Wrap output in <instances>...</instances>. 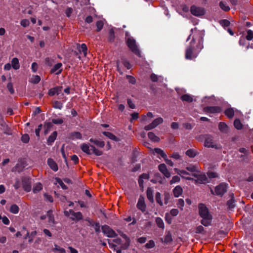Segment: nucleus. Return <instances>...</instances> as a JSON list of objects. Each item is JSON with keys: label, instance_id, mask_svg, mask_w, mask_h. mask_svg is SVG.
I'll return each mask as SVG.
<instances>
[{"label": "nucleus", "instance_id": "nucleus-1", "mask_svg": "<svg viewBox=\"0 0 253 253\" xmlns=\"http://www.w3.org/2000/svg\"><path fill=\"white\" fill-rule=\"evenodd\" d=\"M203 39L201 35L200 34L195 35L189 44L186 48L185 58L188 60L196 58L203 48Z\"/></svg>", "mask_w": 253, "mask_h": 253}, {"label": "nucleus", "instance_id": "nucleus-2", "mask_svg": "<svg viewBox=\"0 0 253 253\" xmlns=\"http://www.w3.org/2000/svg\"><path fill=\"white\" fill-rule=\"evenodd\" d=\"M198 208L199 214L202 218L201 223L205 226L210 225L211 222L212 216L210 214L208 208L203 204H200Z\"/></svg>", "mask_w": 253, "mask_h": 253}, {"label": "nucleus", "instance_id": "nucleus-3", "mask_svg": "<svg viewBox=\"0 0 253 253\" xmlns=\"http://www.w3.org/2000/svg\"><path fill=\"white\" fill-rule=\"evenodd\" d=\"M81 150L87 155H91L92 153L96 156H100L102 154V151L96 149L93 145H89L86 143H83L81 145Z\"/></svg>", "mask_w": 253, "mask_h": 253}, {"label": "nucleus", "instance_id": "nucleus-4", "mask_svg": "<svg viewBox=\"0 0 253 253\" xmlns=\"http://www.w3.org/2000/svg\"><path fill=\"white\" fill-rule=\"evenodd\" d=\"M64 213L66 216L70 218L72 220L74 221H80L83 218V214L81 212H75L72 210L65 211Z\"/></svg>", "mask_w": 253, "mask_h": 253}, {"label": "nucleus", "instance_id": "nucleus-5", "mask_svg": "<svg viewBox=\"0 0 253 253\" xmlns=\"http://www.w3.org/2000/svg\"><path fill=\"white\" fill-rule=\"evenodd\" d=\"M126 44L131 51L136 55L140 56V52L136 44L135 40L132 37H128L126 41Z\"/></svg>", "mask_w": 253, "mask_h": 253}, {"label": "nucleus", "instance_id": "nucleus-6", "mask_svg": "<svg viewBox=\"0 0 253 253\" xmlns=\"http://www.w3.org/2000/svg\"><path fill=\"white\" fill-rule=\"evenodd\" d=\"M204 146L208 148H212L216 149L220 147L214 142L213 137L210 135H206L205 137Z\"/></svg>", "mask_w": 253, "mask_h": 253}, {"label": "nucleus", "instance_id": "nucleus-7", "mask_svg": "<svg viewBox=\"0 0 253 253\" xmlns=\"http://www.w3.org/2000/svg\"><path fill=\"white\" fill-rule=\"evenodd\" d=\"M102 232L108 237L113 238L117 236V234L109 226L104 225L102 227Z\"/></svg>", "mask_w": 253, "mask_h": 253}, {"label": "nucleus", "instance_id": "nucleus-8", "mask_svg": "<svg viewBox=\"0 0 253 253\" xmlns=\"http://www.w3.org/2000/svg\"><path fill=\"white\" fill-rule=\"evenodd\" d=\"M163 122V119L161 117H159L155 119L151 124L145 126L144 129L146 130H149L155 128L159 124Z\"/></svg>", "mask_w": 253, "mask_h": 253}, {"label": "nucleus", "instance_id": "nucleus-9", "mask_svg": "<svg viewBox=\"0 0 253 253\" xmlns=\"http://www.w3.org/2000/svg\"><path fill=\"white\" fill-rule=\"evenodd\" d=\"M192 175L197 178L196 179L194 180L195 183L204 184L206 183L208 181V178L205 174H196L194 173Z\"/></svg>", "mask_w": 253, "mask_h": 253}, {"label": "nucleus", "instance_id": "nucleus-10", "mask_svg": "<svg viewBox=\"0 0 253 253\" xmlns=\"http://www.w3.org/2000/svg\"><path fill=\"white\" fill-rule=\"evenodd\" d=\"M190 11L193 15L196 16H200L205 14L204 8L195 5H192L191 7Z\"/></svg>", "mask_w": 253, "mask_h": 253}, {"label": "nucleus", "instance_id": "nucleus-11", "mask_svg": "<svg viewBox=\"0 0 253 253\" xmlns=\"http://www.w3.org/2000/svg\"><path fill=\"white\" fill-rule=\"evenodd\" d=\"M206 113H219L221 111V108L219 106H207L203 109Z\"/></svg>", "mask_w": 253, "mask_h": 253}, {"label": "nucleus", "instance_id": "nucleus-12", "mask_svg": "<svg viewBox=\"0 0 253 253\" xmlns=\"http://www.w3.org/2000/svg\"><path fill=\"white\" fill-rule=\"evenodd\" d=\"M227 184L221 183L217 186L215 188V193L217 195H223L226 191Z\"/></svg>", "mask_w": 253, "mask_h": 253}, {"label": "nucleus", "instance_id": "nucleus-13", "mask_svg": "<svg viewBox=\"0 0 253 253\" xmlns=\"http://www.w3.org/2000/svg\"><path fill=\"white\" fill-rule=\"evenodd\" d=\"M137 208L141 211L142 212H144L146 210V204L144 201V198L140 196L138 199L137 204L136 205Z\"/></svg>", "mask_w": 253, "mask_h": 253}, {"label": "nucleus", "instance_id": "nucleus-14", "mask_svg": "<svg viewBox=\"0 0 253 253\" xmlns=\"http://www.w3.org/2000/svg\"><path fill=\"white\" fill-rule=\"evenodd\" d=\"M22 185L24 190L29 192L31 190V182L29 178H24L22 180Z\"/></svg>", "mask_w": 253, "mask_h": 253}, {"label": "nucleus", "instance_id": "nucleus-15", "mask_svg": "<svg viewBox=\"0 0 253 253\" xmlns=\"http://www.w3.org/2000/svg\"><path fill=\"white\" fill-rule=\"evenodd\" d=\"M62 64L61 63H58L55 65L50 70V73H55L56 75L60 74L62 71L61 67Z\"/></svg>", "mask_w": 253, "mask_h": 253}, {"label": "nucleus", "instance_id": "nucleus-16", "mask_svg": "<svg viewBox=\"0 0 253 253\" xmlns=\"http://www.w3.org/2000/svg\"><path fill=\"white\" fill-rule=\"evenodd\" d=\"M159 169L166 177H170V174L164 164H160L159 166Z\"/></svg>", "mask_w": 253, "mask_h": 253}, {"label": "nucleus", "instance_id": "nucleus-17", "mask_svg": "<svg viewBox=\"0 0 253 253\" xmlns=\"http://www.w3.org/2000/svg\"><path fill=\"white\" fill-rule=\"evenodd\" d=\"M62 89V86H56L55 87H53L50 88L48 90V95L49 96H53L55 94L58 95L59 93L61 91Z\"/></svg>", "mask_w": 253, "mask_h": 253}, {"label": "nucleus", "instance_id": "nucleus-18", "mask_svg": "<svg viewBox=\"0 0 253 253\" xmlns=\"http://www.w3.org/2000/svg\"><path fill=\"white\" fill-rule=\"evenodd\" d=\"M47 164L49 167L54 171H56L58 169V166L56 163L52 159H48L47 160Z\"/></svg>", "mask_w": 253, "mask_h": 253}, {"label": "nucleus", "instance_id": "nucleus-19", "mask_svg": "<svg viewBox=\"0 0 253 253\" xmlns=\"http://www.w3.org/2000/svg\"><path fill=\"white\" fill-rule=\"evenodd\" d=\"M69 138L72 140L82 139V135L78 131H74L70 133Z\"/></svg>", "mask_w": 253, "mask_h": 253}, {"label": "nucleus", "instance_id": "nucleus-20", "mask_svg": "<svg viewBox=\"0 0 253 253\" xmlns=\"http://www.w3.org/2000/svg\"><path fill=\"white\" fill-rule=\"evenodd\" d=\"M183 192V190L181 187L179 185L176 186L173 189V195L175 197H178L180 196Z\"/></svg>", "mask_w": 253, "mask_h": 253}, {"label": "nucleus", "instance_id": "nucleus-21", "mask_svg": "<svg viewBox=\"0 0 253 253\" xmlns=\"http://www.w3.org/2000/svg\"><path fill=\"white\" fill-rule=\"evenodd\" d=\"M177 173L178 174L180 175L182 178H184L186 179L192 180H194L193 178L187 176V175H189V174L188 172H187V171H186L184 170H179L177 172Z\"/></svg>", "mask_w": 253, "mask_h": 253}, {"label": "nucleus", "instance_id": "nucleus-22", "mask_svg": "<svg viewBox=\"0 0 253 253\" xmlns=\"http://www.w3.org/2000/svg\"><path fill=\"white\" fill-rule=\"evenodd\" d=\"M11 67L14 70H18L20 68V64L19 62V60L17 58L15 57L13 58L11 62Z\"/></svg>", "mask_w": 253, "mask_h": 253}, {"label": "nucleus", "instance_id": "nucleus-23", "mask_svg": "<svg viewBox=\"0 0 253 253\" xmlns=\"http://www.w3.org/2000/svg\"><path fill=\"white\" fill-rule=\"evenodd\" d=\"M57 136V133L56 131H54L47 139V144L50 145L55 141Z\"/></svg>", "mask_w": 253, "mask_h": 253}, {"label": "nucleus", "instance_id": "nucleus-24", "mask_svg": "<svg viewBox=\"0 0 253 253\" xmlns=\"http://www.w3.org/2000/svg\"><path fill=\"white\" fill-rule=\"evenodd\" d=\"M219 129L223 133H227L228 131V127L227 125L223 123L220 122L218 125Z\"/></svg>", "mask_w": 253, "mask_h": 253}, {"label": "nucleus", "instance_id": "nucleus-25", "mask_svg": "<svg viewBox=\"0 0 253 253\" xmlns=\"http://www.w3.org/2000/svg\"><path fill=\"white\" fill-rule=\"evenodd\" d=\"M89 141L90 142L93 143L96 146L100 148H103L105 146V143L103 141H100L97 139L91 138L90 139Z\"/></svg>", "mask_w": 253, "mask_h": 253}, {"label": "nucleus", "instance_id": "nucleus-26", "mask_svg": "<svg viewBox=\"0 0 253 253\" xmlns=\"http://www.w3.org/2000/svg\"><path fill=\"white\" fill-rule=\"evenodd\" d=\"M153 152H155L157 154L160 155L164 159L167 158V155L165 153L163 150L160 148H155L152 150Z\"/></svg>", "mask_w": 253, "mask_h": 253}, {"label": "nucleus", "instance_id": "nucleus-27", "mask_svg": "<svg viewBox=\"0 0 253 253\" xmlns=\"http://www.w3.org/2000/svg\"><path fill=\"white\" fill-rule=\"evenodd\" d=\"M181 99L183 101H186L187 102H191L193 101V97L188 94H185L181 96Z\"/></svg>", "mask_w": 253, "mask_h": 253}, {"label": "nucleus", "instance_id": "nucleus-28", "mask_svg": "<svg viewBox=\"0 0 253 253\" xmlns=\"http://www.w3.org/2000/svg\"><path fill=\"white\" fill-rule=\"evenodd\" d=\"M148 136L149 138L152 141L157 142L160 141L159 137L156 136L153 132H150L148 133Z\"/></svg>", "mask_w": 253, "mask_h": 253}, {"label": "nucleus", "instance_id": "nucleus-29", "mask_svg": "<svg viewBox=\"0 0 253 253\" xmlns=\"http://www.w3.org/2000/svg\"><path fill=\"white\" fill-rule=\"evenodd\" d=\"M147 197L148 199L151 202H153V191L151 188H148L147 190Z\"/></svg>", "mask_w": 253, "mask_h": 253}, {"label": "nucleus", "instance_id": "nucleus-30", "mask_svg": "<svg viewBox=\"0 0 253 253\" xmlns=\"http://www.w3.org/2000/svg\"><path fill=\"white\" fill-rule=\"evenodd\" d=\"M44 126L45 128L44 133L46 135L50 130L51 128L53 126V125L51 122H46L45 123Z\"/></svg>", "mask_w": 253, "mask_h": 253}, {"label": "nucleus", "instance_id": "nucleus-31", "mask_svg": "<svg viewBox=\"0 0 253 253\" xmlns=\"http://www.w3.org/2000/svg\"><path fill=\"white\" fill-rule=\"evenodd\" d=\"M52 251L53 252H58V253H66L65 250L64 248L60 247L56 244L54 245V247L52 249Z\"/></svg>", "mask_w": 253, "mask_h": 253}, {"label": "nucleus", "instance_id": "nucleus-32", "mask_svg": "<svg viewBox=\"0 0 253 253\" xmlns=\"http://www.w3.org/2000/svg\"><path fill=\"white\" fill-rule=\"evenodd\" d=\"M186 155L190 158L195 157L197 153V152L193 149H189L186 151Z\"/></svg>", "mask_w": 253, "mask_h": 253}, {"label": "nucleus", "instance_id": "nucleus-33", "mask_svg": "<svg viewBox=\"0 0 253 253\" xmlns=\"http://www.w3.org/2000/svg\"><path fill=\"white\" fill-rule=\"evenodd\" d=\"M186 169L190 172H194V173L195 172H199V169L196 166L193 165H190L189 166H187L186 168Z\"/></svg>", "mask_w": 253, "mask_h": 253}, {"label": "nucleus", "instance_id": "nucleus-34", "mask_svg": "<svg viewBox=\"0 0 253 253\" xmlns=\"http://www.w3.org/2000/svg\"><path fill=\"white\" fill-rule=\"evenodd\" d=\"M225 114L229 118H232L234 116V111L232 108H228L225 110Z\"/></svg>", "mask_w": 253, "mask_h": 253}, {"label": "nucleus", "instance_id": "nucleus-35", "mask_svg": "<svg viewBox=\"0 0 253 253\" xmlns=\"http://www.w3.org/2000/svg\"><path fill=\"white\" fill-rule=\"evenodd\" d=\"M19 210V208L18 207V206H17L15 204H13L11 206V207L10 208L9 211L10 212H11L13 214H16V213H18Z\"/></svg>", "mask_w": 253, "mask_h": 253}, {"label": "nucleus", "instance_id": "nucleus-36", "mask_svg": "<svg viewBox=\"0 0 253 253\" xmlns=\"http://www.w3.org/2000/svg\"><path fill=\"white\" fill-rule=\"evenodd\" d=\"M103 134H104L107 137H109L110 139L115 140V141H118L119 139L113 134H112L111 132H104Z\"/></svg>", "mask_w": 253, "mask_h": 253}, {"label": "nucleus", "instance_id": "nucleus-37", "mask_svg": "<svg viewBox=\"0 0 253 253\" xmlns=\"http://www.w3.org/2000/svg\"><path fill=\"white\" fill-rule=\"evenodd\" d=\"M79 50L80 52H83L84 56H85L87 54V46L85 44L83 43L81 45L80 47L79 48Z\"/></svg>", "mask_w": 253, "mask_h": 253}, {"label": "nucleus", "instance_id": "nucleus-38", "mask_svg": "<svg viewBox=\"0 0 253 253\" xmlns=\"http://www.w3.org/2000/svg\"><path fill=\"white\" fill-rule=\"evenodd\" d=\"M42 189V184L41 183H38L34 186L33 191L34 193H36L40 191Z\"/></svg>", "mask_w": 253, "mask_h": 253}, {"label": "nucleus", "instance_id": "nucleus-39", "mask_svg": "<svg viewBox=\"0 0 253 253\" xmlns=\"http://www.w3.org/2000/svg\"><path fill=\"white\" fill-rule=\"evenodd\" d=\"M156 223L157 226L161 228H164V223L162 218L160 217H157L156 218Z\"/></svg>", "mask_w": 253, "mask_h": 253}, {"label": "nucleus", "instance_id": "nucleus-40", "mask_svg": "<svg viewBox=\"0 0 253 253\" xmlns=\"http://www.w3.org/2000/svg\"><path fill=\"white\" fill-rule=\"evenodd\" d=\"M156 201L161 206H163L164 203L161 199V195L159 192H157L156 194Z\"/></svg>", "mask_w": 253, "mask_h": 253}, {"label": "nucleus", "instance_id": "nucleus-41", "mask_svg": "<svg viewBox=\"0 0 253 253\" xmlns=\"http://www.w3.org/2000/svg\"><path fill=\"white\" fill-rule=\"evenodd\" d=\"M177 207L180 209L181 211H183L184 206V201L182 199H179L177 200Z\"/></svg>", "mask_w": 253, "mask_h": 253}, {"label": "nucleus", "instance_id": "nucleus-42", "mask_svg": "<svg viewBox=\"0 0 253 253\" xmlns=\"http://www.w3.org/2000/svg\"><path fill=\"white\" fill-rule=\"evenodd\" d=\"M246 39L248 41H251L253 39V31L251 30H247Z\"/></svg>", "mask_w": 253, "mask_h": 253}, {"label": "nucleus", "instance_id": "nucleus-43", "mask_svg": "<svg viewBox=\"0 0 253 253\" xmlns=\"http://www.w3.org/2000/svg\"><path fill=\"white\" fill-rule=\"evenodd\" d=\"M234 125L237 129H241L242 128V124L239 119H236L234 122Z\"/></svg>", "mask_w": 253, "mask_h": 253}, {"label": "nucleus", "instance_id": "nucleus-44", "mask_svg": "<svg viewBox=\"0 0 253 253\" xmlns=\"http://www.w3.org/2000/svg\"><path fill=\"white\" fill-rule=\"evenodd\" d=\"M164 204L167 205L170 198V195L168 192H165L164 194Z\"/></svg>", "mask_w": 253, "mask_h": 253}, {"label": "nucleus", "instance_id": "nucleus-45", "mask_svg": "<svg viewBox=\"0 0 253 253\" xmlns=\"http://www.w3.org/2000/svg\"><path fill=\"white\" fill-rule=\"evenodd\" d=\"M46 215L48 217L49 222L54 223V217L52 214V211H48Z\"/></svg>", "mask_w": 253, "mask_h": 253}, {"label": "nucleus", "instance_id": "nucleus-46", "mask_svg": "<svg viewBox=\"0 0 253 253\" xmlns=\"http://www.w3.org/2000/svg\"><path fill=\"white\" fill-rule=\"evenodd\" d=\"M115 39V33L113 29H110L109 31V36L108 37V40L110 42H113Z\"/></svg>", "mask_w": 253, "mask_h": 253}, {"label": "nucleus", "instance_id": "nucleus-47", "mask_svg": "<svg viewBox=\"0 0 253 253\" xmlns=\"http://www.w3.org/2000/svg\"><path fill=\"white\" fill-rule=\"evenodd\" d=\"M219 5L220 8L224 10L225 11H228L230 10V8L228 5H227L226 3H224L223 2L221 1L219 3Z\"/></svg>", "mask_w": 253, "mask_h": 253}, {"label": "nucleus", "instance_id": "nucleus-48", "mask_svg": "<svg viewBox=\"0 0 253 253\" xmlns=\"http://www.w3.org/2000/svg\"><path fill=\"white\" fill-rule=\"evenodd\" d=\"M104 25V23L102 21L99 20L96 23V26L97 27V31H100L103 28Z\"/></svg>", "mask_w": 253, "mask_h": 253}, {"label": "nucleus", "instance_id": "nucleus-49", "mask_svg": "<svg viewBox=\"0 0 253 253\" xmlns=\"http://www.w3.org/2000/svg\"><path fill=\"white\" fill-rule=\"evenodd\" d=\"M180 180V177L177 175H175L172 177V179L170 180L169 183L170 184H172L176 182H179Z\"/></svg>", "mask_w": 253, "mask_h": 253}, {"label": "nucleus", "instance_id": "nucleus-50", "mask_svg": "<svg viewBox=\"0 0 253 253\" xmlns=\"http://www.w3.org/2000/svg\"><path fill=\"white\" fill-rule=\"evenodd\" d=\"M147 117L152 118L153 117V115L151 112H148L146 115H144L142 116V121L144 122H147Z\"/></svg>", "mask_w": 253, "mask_h": 253}, {"label": "nucleus", "instance_id": "nucleus-51", "mask_svg": "<svg viewBox=\"0 0 253 253\" xmlns=\"http://www.w3.org/2000/svg\"><path fill=\"white\" fill-rule=\"evenodd\" d=\"M41 78L40 76L38 75L33 76L31 78V81L34 84H38L40 82Z\"/></svg>", "mask_w": 253, "mask_h": 253}, {"label": "nucleus", "instance_id": "nucleus-52", "mask_svg": "<svg viewBox=\"0 0 253 253\" xmlns=\"http://www.w3.org/2000/svg\"><path fill=\"white\" fill-rule=\"evenodd\" d=\"M234 200L232 196L231 199L227 201V205L229 208H233L234 207Z\"/></svg>", "mask_w": 253, "mask_h": 253}, {"label": "nucleus", "instance_id": "nucleus-53", "mask_svg": "<svg viewBox=\"0 0 253 253\" xmlns=\"http://www.w3.org/2000/svg\"><path fill=\"white\" fill-rule=\"evenodd\" d=\"M30 139L29 136L27 134H23L21 137V140L23 142L27 143Z\"/></svg>", "mask_w": 253, "mask_h": 253}, {"label": "nucleus", "instance_id": "nucleus-54", "mask_svg": "<svg viewBox=\"0 0 253 253\" xmlns=\"http://www.w3.org/2000/svg\"><path fill=\"white\" fill-rule=\"evenodd\" d=\"M56 181L63 189H67V187L64 184L62 180L60 179L59 178H56Z\"/></svg>", "mask_w": 253, "mask_h": 253}, {"label": "nucleus", "instance_id": "nucleus-55", "mask_svg": "<svg viewBox=\"0 0 253 253\" xmlns=\"http://www.w3.org/2000/svg\"><path fill=\"white\" fill-rule=\"evenodd\" d=\"M126 78L128 80V81L130 84H135L136 80L133 77L129 76V75H127Z\"/></svg>", "mask_w": 253, "mask_h": 253}, {"label": "nucleus", "instance_id": "nucleus-56", "mask_svg": "<svg viewBox=\"0 0 253 253\" xmlns=\"http://www.w3.org/2000/svg\"><path fill=\"white\" fill-rule=\"evenodd\" d=\"M20 24L23 27H26L29 25L30 22L28 19H24L21 21Z\"/></svg>", "mask_w": 253, "mask_h": 253}, {"label": "nucleus", "instance_id": "nucleus-57", "mask_svg": "<svg viewBox=\"0 0 253 253\" xmlns=\"http://www.w3.org/2000/svg\"><path fill=\"white\" fill-rule=\"evenodd\" d=\"M62 103L59 101H55L53 104V107L55 108L61 109L62 108Z\"/></svg>", "mask_w": 253, "mask_h": 253}, {"label": "nucleus", "instance_id": "nucleus-58", "mask_svg": "<svg viewBox=\"0 0 253 253\" xmlns=\"http://www.w3.org/2000/svg\"><path fill=\"white\" fill-rule=\"evenodd\" d=\"M155 246V243L153 240H150L146 244L145 247L148 249H151Z\"/></svg>", "mask_w": 253, "mask_h": 253}, {"label": "nucleus", "instance_id": "nucleus-59", "mask_svg": "<svg viewBox=\"0 0 253 253\" xmlns=\"http://www.w3.org/2000/svg\"><path fill=\"white\" fill-rule=\"evenodd\" d=\"M195 232L196 233H204V227L201 226L199 225L196 228Z\"/></svg>", "mask_w": 253, "mask_h": 253}, {"label": "nucleus", "instance_id": "nucleus-60", "mask_svg": "<svg viewBox=\"0 0 253 253\" xmlns=\"http://www.w3.org/2000/svg\"><path fill=\"white\" fill-rule=\"evenodd\" d=\"M7 89L9 90L11 94H13L14 90L13 88V85L11 82H9L7 85Z\"/></svg>", "mask_w": 253, "mask_h": 253}, {"label": "nucleus", "instance_id": "nucleus-61", "mask_svg": "<svg viewBox=\"0 0 253 253\" xmlns=\"http://www.w3.org/2000/svg\"><path fill=\"white\" fill-rule=\"evenodd\" d=\"M52 123L54 124H62L63 123V120L62 119H52Z\"/></svg>", "mask_w": 253, "mask_h": 253}, {"label": "nucleus", "instance_id": "nucleus-62", "mask_svg": "<svg viewBox=\"0 0 253 253\" xmlns=\"http://www.w3.org/2000/svg\"><path fill=\"white\" fill-rule=\"evenodd\" d=\"M123 64L124 65V66L125 67H126L127 69H130L131 67V66L130 64L126 60H123Z\"/></svg>", "mask_w": 253, "mask_h": 253}, {"label": "nucleus", "instance_id": "nucleus-63", "mask_svg": "<svg viewBox=\"0 0 253 253\" xmlns=\"http://www.w3.org/2000/svg\"><path fill=\"white\" fill-rule=\"evenodd\" d=\"M178 211L176 209H172L170 211V214L172 216H176L178 214Z\"/></svg>", "mask_w": 253, "mask_h": 253}, {"label": "nucleus", "instance_id": "nucleus-64", "mask_svg": "<svg viewBox=\"0 0 253 253\" xmlns=\"http://www.w3.org/2000/svg\"><path fill=\"white\" fill-rule=\"evenodd\" d=\"M92 226L94 227V230L96 232H100V225L98 222H95L94 224H92Z\"/></svg>", "mask_w": 253, "mask_h": 253}]
</instances>
